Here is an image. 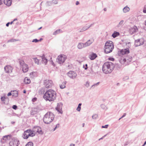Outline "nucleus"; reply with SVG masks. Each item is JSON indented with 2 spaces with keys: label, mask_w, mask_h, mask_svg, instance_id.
<instances>
[{
  "label": "nucleus",
  "mask_w": 146,
  "mask_h": 146,
  "mask_svg": "<svg viewBox=\"0 0 146 146\" xmlns=\"http://www.w3.org/2000/svg\"><path fill=\"white\" fill-rule=\"evenodd\" d=\"M123 21H121L119 23V24L120 25H122V24L123 23Z\"/></svg>",
  "instance_id": "79ce46f5"
},
{
  "label": "nucleus",
  "mask_w": 146,
  "mask_h": 146,
  "mask_svg": "<svg viewBox=\"0 0 146 146\" xmlns=\"http://www.w3.org/2000/svg\"><path fill=\"white\" fill-rule=\"evenodd\" d=\"M97 57V55L95 53H91L89 56V58L91 60L94 59Z\"/></svg>",
  "instance_id": "6ab92c4d"
},
{
  "label": "nucleus",
  "mask_w": 146,
  "mask_h": 146,
  "mask_svg": "<svg viewBox=\"0 0 146 146\" xmlns=\"http://www.w3.org/2000/svg\"><path fill=\"white\" fill-rule=\"evenodd\" d=\"M119 32L115 31L114 33L112 34V36L114 38L116 37L119 36Z\"/></svg>",
  "instance_id": "bb28decb"
},
{
  "label": "nucleus",
  "mask_w": 146,
  "mask_h": 146,
  "mask_svg": "<svg viewBox=\"0 0 146 146\" xmlns=\"http://www.w3.org/2000/svg\"><path fill=\"white\" fill-rule=\"evenodd\" d=\"M129 53L128 48H126L120 50L118 52V54L119 56H122L123 55L127 54Z\"/></svg>",
  "instance_id": "6e6552de"
},
{
  "label": "nucleus",
  "mask_w": 146,
  "mask_h": 146,
  "mask_svg": "<svg viewBox=\"0 0 146 146\" xmlns=\"http://www.w3.org/2000/svg\"><path fill=\"white\" fill-rule=\"evenodd\" d=\"M114 65L111 62H106L103 65V71L105 74L111 73L114 68Z\"/></svg>",
  "instance_id": "f03ea898"
},
{
  "label": "nucleus",
  "mask_w": 146,
  "mask_h": 146,
  "mask_svg": "<svg viewBox=\"0 0 146 146\" xmlns=\"http://www.w3.org/2000/svg\"><path fill=\"white\" fill-rule=\"evenodd\" d=\"M132 57L129 56H126L125 58H123L119 60L120 63L122 64H124L125 65H128L131 61Z\"/></svg>",
  "instance_id": "39448f33"
},
{
  "label": "nucleus",
  "mask_w": 146,
  "mask_h": 146,
  "mask_svg": "<svg viewBox=\"0 0 146 146\" xmlns=\"http://www.w3.org/2000/svg\"><path fill=\"white\" fill-rule=\"evenodd\" d=\"M113 48V44L111 41H108L106 42L104 46V51L106 53L111 52Z\"/></svg>",
  "instance_id": "20e7f679"
},
{
  "label": "nucleus",
  "mask_w": 146,
  "mask_h": 146,
  "mask_svg": "<svg viewBox=\"0 0 146 146\" xmlns=\"http://www.w3.org/2000/svg\"><path fill=\"white\" fill-rule=\"evenodd\" d=\"M108 125H105V126H102V128H108Z\"/></svg>",
  "instance_id": "58836bf2"
},
{
  "label": "nucleus",
  "mask_w": 146,
  "mask_h": 146,
  "mask_svg": "<svg viewBox=\"0 0 146 146\" xmlns=\"http://www.w3.org/2000/svg\"><path fill=\"white\" fill-rule=\"evenodd\" d=\"M79 2H78V1H76V5H78V4H79Z\"/></svg>",
  "instance_id": "a18cd8bd"
},
{
  "label": "nucleus",
  "mask_w": 146,
  "mask_h": 146,
  "mask_svg": "<svg viewBox=\"0 0 146 146\" xmlns=\"http://www.w3.org/2000/svg\"><path fill=\"white\" fill-rule=\"evenodd\" d=\"M88 28V27H87V28H86V29L84 28V31L86 30V29H87Z\"/></svg>",
  "instance_id": "864d4df0"
},
{
  "label": "nucleus",
  "mask_w": 146,
  "mask_h": 146,
  "mask_svg": "<svg viewBox=\"0 0 146 146\" xmlns=\"http://www.w3.org/2000/svg\"><path fill=\"white\" fill-rule=\"evenodd\" d=\"M86 84H88V85H89V83L88 82H87Z\"/></svg>",
  "instance_id": "bf43d9fd"
},
{
  "label": "nucleus",
  "mask_w": 146,
  "mask_h": 146,
  "mask_svg": "<svg viewBox=\"0 0 146 146\" xmlns=\"http://www.w3.org/2000/svg\"><path fill=\"white\" fill-rule=\"evenodd\" d=\"M67 58L66 56L64 54H60L57 58V61L58 63L61 64L63 63Z\"/></svg>",
  "instance_id": "0eeeda50"
},
{
  "label": "nucleus",
  "mask_w": 146,
  "mask_h": 146,
  "mask_svg": "<svg viewBox=\"0 0 146 146\" xmlns=\"http://www.w3.org/2000/svg\"><path fill=\"white\" fill-rule=\"evenodd\" d=\"M59 125L58 124V125H57L56 126V127H55V128H56L57 127H59Z\"/></svg>",
  "instance_id": "5fc2aeb1"
},
{
  "label": "nucleus",
  "mask_w": 146,
  "mask_h": 146,
  "mask_svg": "<svg viewBox=\"0 0 146 146\" xmlns=\"http://www.w3.org/2000/svg\"><path fill=\"white\" fill-rule=\"evenodd\" d=\"M37 100V98H33L32 99V101L33 102H35V101H36Z\"/></svg>",
  "instance_id": "ea45409f"
},
{
  "label": "nucleus",
  "mask_w": 146,
  "mask_h": 146,
  "mask_svg": "<svg viewBox=\"0 0 146 146\" xmlns=\"http://www.w3.org/2000/svg\"><path fill=\"white\" fill-rule=\"evenodd\" d=\"M12 95V92H9L8 93V94H7V96H10L11 95Z\"/></svg>",
  "instance_id": "a19ab883"
},
{
  "label": "nucleus",
  "mask_w": 146,
  "mask_h": 146,
  "mask_svg": "<svg viewBox=\"0 0 146 146\" xmlns=\"http://www.w3.org/2000/svg\"><path fill=\"white\" fill-rule=\"evenodd\" d=\"M5 70L6 73H11L13 70L12 67L10 65H7L4 68Z\"/></svg>",
  "instance_id": "9b49d317"
},
{
  "label": "nucleus",
  "mask_w": 146,
  "mask_h": 146,
  "mask_svg": "<svg viewBox=\"0 0 146 146\" xmlns=\"http://www.w3.org/2000/svg\"><path fill=\"white\" fill-rule=\"evenodd\" d=\"M144 40L143 39L141 38L135 41V44L136 46H138L143 44Z\"/></svg>",
  "instance_id": "f8f14e48"
},
{
  "label": "nucleus",
  "mask_w": 146,
  "mask_h": 146,
  "mask_svg": "<svg viewBox=\"0 0 146 146\" xmlns=\"http://www.w3.org/2000/svg\"><path fill=\"white\" fill-rule=\"evenodd\" d=\"M3 97L1 98V99H2V100H3Z\"/></svg>",
  "instance_id": "0e129e2a"
},
{
  "label": "nucleus",
  "mask_w": 146,
  "mask_h": 146,
  "mask_svg": "<svg viewBox=\"0 0 146 146\" xmlns=\"http://www.w3.org/2000/svg\"><path fill=\"white\" fill-rule=\"evenodd\" d=\"M143 12L144 13H146V5L144 6Z\"/></svg>",
  "instance_id": "72a5a7b5"
},
{
  "label": "nucleus",
  "mask_w": 146,
  "mask_h": 146,
  "mask_svg": "<svg viewBox=\"0 0 146 146\" xmlns=\"http://www.w3.org/2000/svg\"><path fill=\"white\" fill-rule=\"evenodd\" d=\"M25 146H33V143L31 142L28 143Z\"/></svg>",
  "instance_id": "2f4dec72"
},
{
  "label": "nucleus",
  "mask_w": 146,
  "mask_h": 146,
  "mask_svg": "<svg viewBox=\"0 0 146 146\" xmlns=\"http://www.w3.org/2000/svg\"><path fill=\"white\" fill-rule=\"evenodd\" d=\"M54 118V115L51 112H48L44 115L43 118L44 123L48 124L52 122Z\"/></svg>",
  "instance_id": "7ed1b4c3"
},
{
  "label": "nucleus",
  "mask_w": 146,
  "mask_h": 146,
  "mask_svg": "<svg viewBox=\"0 0 146 146\" xmlns=\"http://www.w3.org/2000/svg\"><path fill=\"white\" fill-rule=\"evenodd\" d=\"M24 82L26 84H29L31 82V80L30 79L27 77H26L24 79Z\"/></svg>",
  "instance_id": "393cba45"
},
{
  "label": "nucleus",
  "mask_w": 146,
  "mask_h": 146,
  "mask_svg": "<svg viewBox=\"0 0 146 146\" xmlns=\"http://www.w3.org/2000/svg\"><path fill=\"white\" fill-rule=\"evenodd\" d=\"M42 28V27H41L40 28H39V29H38L39 30V29H41Z\"/></svg>",
  "instance_id": "680f3d73"
},
{
  "label": "nucleus",
  "mask_w": 146,
  "mask_h": 146,
  "mask_svg": "<svg viewBox=\"0 0 146 146\" xmlns=\"http://www.w3.org/2000/svg\"><path fill=\"white\" fill-rule=\"evenodd\" d=\"M56 93L54 90L50 89L46 91L44 94L43 98L46 101L52 102L56 98Z\"/></svg>",
  "instance_id": "f257e3e1"
},
{
  "label": "nucleus",
  "mask_w": 146,
  "mask_h": 146,
  "mask_svg": "<svg viewBox=\"0 0 146 146\" xmlns=\"http://www.w3.org/2000/svg\"><path fill=\"white\" fill-rule=\"evenodd\" d=\"M129 7H125L123 9V11L124 13H125L129 11Z\"/></svg>",
  "instance_id": "cd10ccee"
},
{
  "label": "nucleus",
  "mask_w": 146,
  "mask_h": 146,
  "mask_svg": "<svg viewBox=\"0 0 146 146\" xmlns=\"http://www.w3.org/2000/svg\"><path fill=\"white\" fill-rule=\"evenodd\" d=\"M12 92V96L15 97H17L18 95V92L16 90L11 91Z\"/></svg>",
  "instance_id": "b1692460"
},
{
  "label": "nucleus",
  "mask_w": 146,
  "mask_h": 146,
  "mask_svg": "<svg viewBox=\"0 0 146 146\" xmlns=\"http://www.w3.org/2000/svg\"><path fill=\"white\" fill-rule=\"evenodd\" d=\"M10 24V23H7L6 25V26H7V27H8L9 26V24Z\"/></svg>",
  "instance_id": "49530a36"
},
{
  "label": "nucleus",
  "mask_w": 146,
  "mask_h": 146,
  "mask_svg": "<svg viewBox=\"0 0 146 146\" xmlns=\"http://www.w3.org/2000/svg\"><path fill=\"white\" fill-rule=\"evenodd\" d=\"M82 105V104H78V107L77 108V109H76V110L79 111H80V109H81V106Z\"/></svg>",
  "instance_id": "7c9ffc66"
},
{
  "label": "nucleus",
  "mask_w": 146,
  "mask_h": 146,
  "mask_svg": "<svg viewBox=\"0 0 146 146\" xmlns=\"http://www.w3.org/2000/svg\"><path fill=\"white\" fill-rule=\"evenodd\" d=\"M138 31L137 27L135 26H134L133 27L131 28L129 30V33L131 34H133Z\"/></svg>",
  "instance_id": "2eb2a0df"
},
{
  "label": "nucleus",
  "mask_w": 146,
  "mask_h": 146,
  "mask_svg": "<svg viewBox=\"0 0 146 146\" xmlns=\"http://www.w3.org/2000/svg\"><path fill=\"white\" fill-rule=\"evenodd\" d=\"M33 60L35 61V63L36 64H39V60L36 58H33Z\"/></svg>",
  "instance_id": "c756f323"
},
{
  "label": "nucleus",
  "mask_w": 146,
  "mask_h": 146,
  "mask_svg": "<svg viewBox=\"0 0 146 146\" xmlns=\"http://www.w3.org/2000/svg\"><path fill=\"white\" fill-rule=\"evenodd\" d=\"M30 132L29 133V136L31 137H33L35 135V133H34V131H31V129H30Z\"/></svg>",
  "instance_id": "c85d7f7f"
},
{
  "label": "nucleus",
  "mask_w": 146,
  "mask_h": 146,
  "mask_svg": "<svg viewBox=\"0 0 146 146\" xmlns=\"http://www.w3.org/2000/svg\"><path fill=\"white\" fill-rule=\"evenodd\" d=\"M52 84V80H44L43 84L44 87L46 88H49L50 87Z\"/></svg>",
  "instance_id": "1a4fd4ad"
},
{
  "label": "nucleus",
  "mask_w": 146,
  "mask_h": 146,
  "mask_svg": "<svg viewBox=\"0 0 146 146\" xmlns=\"http://www.w3.org/2000/svg\"><path fill=\"white\" fill-rule=\"evenodd\" d=\"M94 41V40L92 39L91 40H89L86 42V43H85V46L87 47L89 46L90 44H91Z\"/></svg>",
  "instance_id": "412c9836"
},
{
  "label": "nucleus",
  "mask_w": 146,
  "mask_h": 146,
  "mask_svg": "<svg viewBox=\"0 0 146 146\" xmlns=\"http://www.w3.org/2000/svg\"><path fill=\"white\" fill-rule=\"evenodd\" d=\"M17 20V19H14L13 20V21H15V20Z\"/></svg>",
  "instance_id": "4d7b16f0"
},
{
  "label": "nucleus",
  "mask_w": 146,
  "mask_h": 146,
  "mask_svg": "<svg viewBox=\"0 0 146 146\" xmlns=\"http://www.w3.org/2000/svg\"><path fill=\"white\" fill-rule=\"evenodd\" d=\"M12 108L13 109L15 110H16L17 109V107L16 105H14L13 106Z\"/></svg>",
  "instance_id": "e433bc0d"
},
{
  "label": "nucleus",
  "mask_w": 146,
  "mask_h": 146,
  "mask_svg": "<svg viewBox=\"0 0 146 146\" xmlns=\"http://www.w3.org/2000/svg\"><path fill=\"white\" fill-rule=\"evenodd\" d=\"M97 117V115H93L92 116V117L93 118H94V117H95V118L96 117Z\"/></svg>",
  "instance_id": "c03bdc74"
},
{
  "label": "nucleus",
  "mask_w": 146,
  "mask_h": 146,
  "mask_svg": "<svg viewBox=\"0 0 146 146\" xmlns=\"http://www.w3.org/2000/svg\"><path fill=\"white\" fill-rule=\"evenodd\" d=\"M126 115V114L125 113H124L123 115L119 119V120H120V119H121V118H122L123 117H124V116H125Z\"/></svg>",
  "instance_id": "37998d69"
},
{
  "label": "nucleus",
  "mask_w": 146,
  "mask_h": 146,
  "mask_svg": "<svg viewBox=\"0 0 146 146\" xmlns=\"http://www.w3.org/2000/svg\"><path fill=\"white\" fill-rule=\"evenodd\" d=\"M60 31V30H57L55 32H54V34H53L54 35L56 34L57 33H58Z\"/></svg>",
  "instance_id": "c9c22d12"
},
{
  "label": "nucleus",
  "mask_w": 146,
  "mask_h": 146,
  "mask_svg": "<svg viewBox=\"0 0 146 146\" xmlns=\"http://www.w3.org/2000/svg\"><path fill=\"white\" fill-rule=\"evenodd\" d=\"M142 146H143V145Z\"/></svg>",
  "instance_id": "69168bd1"
},
{
  "label": "nucleus",
  "mask_w": 146,
  "mask_h": 146,
  "mask_svg": "<svg viewBox=\"0 0 146 146\" xmlns=\"http://www.w3.org/2000/svg\"><path fill=\"white\" fill-rule=\"evenodd\" d=\"M4 4L8 6H10L12 3L11 0H3Z\"/></svg>",
  "instance_id": "a211bd4d"
},
{
  "label": "nucleus",
  "mask_w": 146,
  "mask_h": 146,
  "mask_svg": "<svg viewBox=\"0 0 146 146\" xmlns=\"http://www.w3.org/2000/svg\"><path fill=\"white\" fill-rule=\"evenodd\" d=\"M145 24L146 25V21H145Z\"/></svg>",
  "instance_id": "e2e57ef3"
},
{
  "label": "nucleus",
  "mask_w": 146,
  "mask_h": 146,
  "mask_svg": "<svg viewBox=\"0 0 146 146\" xmlns=\"http://www.w3.org/2000/svg\"><path fill=\"white\" fill-rule=\"evenodd\" d=\"M84 123H83V126L84 127Z\"/></svg>",
  "instance_id": "052dcab7"
},
{
  "label": "nucleus",
  "mask_w": 146,
  "mask_h": 146,
  "mask_svg": "<svg viewBox=\"0 0 146 146\" xmlns=\"http://www.w3.org/2000/svg\"><path fill=\"white\" fill-rule=\"evenodd\" d=\"M99 83H100L99 82H98L96 84H94L93 86H95V85H98L99 84Z\"/></svg>",
  "instance_id": "09e8293b"
},
{
  "label": "nucleus",
  "mask_w": 146,
  "mask_h": 146,
  "mask_svg": "<svg viewBox=\"0 0 146 146\" xmlns=\"http://www.w3.org/2000/svg\"><path fill=\"white\" fill-rule=\"evenodd\" d=\"M12 137L11 135H7L3 136L2 139L3 140L6 141L9 140L10 141Z\"/></svg>",
  "instance_id": "f3484780"
},
{
  "label": "nucleus",
  "mask_w": 146,
  "mask_h": 146,
  "mask_svg": "<svg viewBox=\"0 0 146 146\" xmlns=\"http://www.w3.org/2000/svg\"><path fill=\"white\" fill-rule=\"evenodd\" d=\"M85 46V43L83 44L82 43H80L78 44V48L80 49L84 47H86V46Z\"/></svg>",
  "instance_id": "4be33fe9"
},
{
  "label": "nucleus",
  "mask_w": 146,
  "mask_h": 146,
  "mask_svg": "<svg viewBox=\"0 0 146 146\" xmlns=\"http://www.w3.org/2000/svg\"><path fill=\"white\" fill-rule=\"evenodd\" d=\"M2 4V2L1 0H0V5Z\"/></svg>",
  "instance_id": "de8ad7c7"
},
{
  "label": "nucleus",
  "mask_w": 146,
  "mask_h": 146,
  "mask_svg": "<svg viewBox=\"0 0 146 146\" xmlns=\"http://www.w3.org/2000/svg\"><path fill=\"white\" fill-rule=\"evenodd\" d=\"M146 144V141L144 143V144L143 145V146L145 145Z\"/></svg>",
  "instance_id": "603ef678"
},
{
  "label": "nucleus",
  "mask_w": 146,
  "mask_h": 146,
  "mask_svg": "<svg viewBox=\"0 0 146 146\" xmlns=\"http://www.w3.org/2000/svg\"><path fill=\"white\" fill-rule=\"evenodd\" d=\"M16 41V40L15 39H10V40H9L8 41V42H14L15 41Z\"/></svg>",
  "instance_id": "f704fd0d"
},
{
  "label": "nucleus",
  "mask_w": 146,
  "mask_h": 146,
  "mask_svg": "<svg viewBox=\"0 0 146 146\" xmlns=\"http://www.w3.org/2000/svg\"><path fill=\"white\" fill-rule=\"evenodd\" d=\"M62 105L61 103L58 104L57 107L56 108V110L59 113H62Z\"/></svg>",
  "instance_id": "ddd939ff"
},
{
  "label": "nucleus",
  "mask_w": 146,
  "mask_h": 146,
  "mask_svg": "<svg viewBox=\"0 0 146 146\" xmlns=\"http://www.w3.org/2000/svg\"><path fill=\"white\" fill-rule=\"evenodd\" d=\"M66 82H64L60 85V87L61 89L64 88L66 87Z\"/></svg>",
  "instance_id": "a878e982"
},
{
  "label": "nucleus",
  "mask_w": 146,
  "mask_h": 146,
  "mask_svg": "<svg viewBox=\"0 0 146 146\" xmlns=\"http://www.w3.org/2000/svg\"><path fill=\"white\" fill-rule=\"evenodd\" d=\"M42 62L45 64H46L47 62V59L45 58L44 56H42Z\"/></svg>",
  "instance_id": "5701e85b"
},
{
  "label": "nucleus",
  "mask_w": 146,
  "mask_h": 146,
  "mask_svg": "<svg viewBox=\"0 0 146 146\" xmlns=\"http://www.w3.org/2000/svg\"><path fill=\"white\" fill-rule=\"evenodd\" d=\"M42 39L41 38L40 40H37L36 39H35L33 40L32 42H36L39 41H40Z\"/></svg>",
  "instance_id": "473e14b6"
},
{
  "label": "nucleus",
  "mask_w": 146,
  "mask_h": 146,
  "mask_svg": "<svg viewBox=\"0 0 146 146\" xmlns=\"http://www.w3.org/2000/svg\"><path fill=\"white\" fill-rule=\"evenodd\" d=\"M86 84H88V85H89V83L88 82H87Z\"/></svg>",
  "instance_id": "13d9d810"
},
{
  "label": "nucleus",
  "mask_w": 146,
  "mask_h": 146,
  "mask_svg": "<svg viewBox=\"0 0 146 146\" xmlns=\"http://www.w3.org/2000/svg\"><path fill=\"white\" fill-rule=\"evenodd\" d=\"M20 64L23 66L22 70L23 72H26L28 71L29 70L28 66L24 63V61H22L20 62Z\"/></svg>",
  "instance_id": "9d476101"
},
{
  "label": "nucleus",
  "mask_w": 146,
  "mask_h": 146,
  "mask_svg": "<svg viewBox=\"0 0 146 146\" xmlns=\"http://www.w3.org/2000/svg\"><path fill=\"white\" fill-rule=\"evenodd\" d=\"M35 131L40 134L42 133L41 129L39 127H36L35 128Z\"/></svg>",
  "instance_id": "aec40b11"
},
{
  "label": "nucleus",
  "mask_w": 146,
  "mask_h": 146,
  "mask_svg": "<svg viewBox=\"0 0 146 146\" xmlns=\"http://www.w3.org/2000/svg\"><path fill=\"white\" fill-rule=\"evenodd\" d=\"M19 144V141L17 138L12 137L10 140L9 144L10 146H18Z\"/></svg>",
  "instance_id": "423d86ee"
},
{
  "label": "nucleus",
  "mask_w": 146,
  "mask_h": 146,
  "mask_svg": "<svg viewBox=\"0 0 146 146\" xmlns=\"http://www.w3.org/2000/svg\"><path fill=\"white\" fill-rule=\"evenodd\" d=\"M68 75L71 78L76 77V74L74 72L70 71L68 73Z\"/></svg>",
  "instance_id": "dca6fc26"
},
{
  "label": "nucleus",
  "mask_w": 146,
  "mask_h": 146,
  "mask_svg": "<svg viewBox=\"0 0 146 146\" xmlns=\"http://www.w3.org/2000/svg\"><path fill=\"white\" fill-rule=\"evenodd\" d=\"M86 68H85V69L86 70V69H87V64H86Z\"/></svg>",
  "instance_id": "8fccbe9b"
},
{
  "label": "nucleus",
  "mask_w": 146,
  "mask_h": 146,
  "mask_svg": "<svg viewBox=\"0 0 146 146\" xmlns=\"http://www.w3.org/2000/svg\"><path fill=\"white\" fill-rule=\"evenodd\" d=\"M13 21H12L11 23H10V24H12L13 23Z\"/></svg>",
  "instance_id": "6e6d98bb"
},
{
  "label": "nucleus",
  "mask_w": 146,
  "mask_h": 146,
  "mask_svg": "<svg viewBox=\"0 0 146 146\" xmlns=\"http://www.w3.org/2000/svg\"><path fill=\"white\" fill-rule=\"evenodd\" d=\"M108 59L109 60H111L112 61H113L114 60V59L113 58H111V57L109 58H108Z\"/></svg>",
  "instance_id": "4c0bfd02"
},
{
  "label": "nucleus",
  "mask_w": 146,
  "mask_h": 146,
  "mask_svg": "<svg viewBox=\"0 0 146 146\" xmlns=\"http://www.w3.org/2000/svg\"><path fill=\"white\" fill-rule=\"evenodd\" d=\"M30 129H28L26 130L24 132L23 134V138L25 139H27L28 138L29 136V133L30 132Z\"/></svg>",
  "instance_id": "4468645a"
},
{
  "label": "nucleus",
  "mask_w": 146,
  "mask_h": 146,
  "mask_svg": "<svg viewBox=\"0 0 146 146\" xmlns=\"http://www.w3.org/2000/svg\"><path fill=\"white\" fill-rule=\"evenodd\" d=\"M23 92L24 93H25H25H26V91H25V90H23Z\"/></svg>",
  "instance_id": "3c124183"
}]
</instances>
